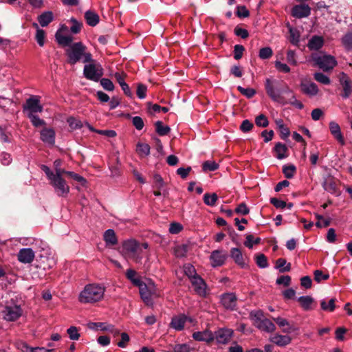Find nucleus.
<instances>
[{"label": "nucleus", "instance_id": "nucleus-63", "mask_svg": "<svg viewBox=\"0 0 352 352\" xmlns=\"http://www.w3.org/2000/svg\"><path fill=\"white\" fill-rule=\"evenodd\" d=\"M234 34L237 36H240L242 38H246L249 36V33H248V31L247 30L241 28H240L239 26H236L234 28Z\"/></svg>", "mask_w": 352, "mask_h": 352}, {"label": "nucleus", "instance_id": "nucleus-7", "mask_svg": "<svg viewBox=\"0 0 352 352\" xmlns=\"http://www.w3.org/2000/svg\"><path fill=\"white\" fill-rule=\"evenodd\" d=\"M196 323L197 321L193 318L181 314L172 318L170 325L175 331H179L183 330L188 324L195 326Z\"/></svg>", "mask_w": 352, "mask_h": 352}, {"label": "nucleus", "instance_id": "nucleus-38", "mask_svg": "<svg viewBox=\"0 0 352 352\" xmlns=\"http://www.w3.org/2000/svg\"><path fill=\"white\" fill-rule=\"evenodd\" d=\"M218 199V196L216 193H206L204 195V201L205 204L210 206H214Z\"/></svg>", "mask_w": 352, "mask_h": 352}, {"label": "nucleus", "instance_id": "nucleus-60", "mask_svg": "<svg viewBox=\"0 0 352 352\" xmlns=\"http://www.w3.org/2000/svg\"><path fill=\"white\" fill-rule=\"evenodd\" d=\"M278 285H283L284 286H289L291 283V277L288 275L280 276L276 279V281Z\"/></svg>", "mask_w": 352, "mask_h": 352}, {"label": "nucleus", "instance_id": "nucleus-18", "mask_svg": "<svg viewBox=\"0 0 352 352\" xmlns=\"http://www.w3.org/2000/svg\"><path fill=\"white\" fill-rule=\"evenodd\" d=\"M41 140L45 143L50 146H53L55 143V131L51 128H44L41 131Z\"/></svg>", "mask_w": 352, "mask_h": 352}, {"label": "nucleus", "instance_id": "nucleus-29", "mask_svg": "<svg viewBox=\"0 0 352 352\" xmlns=\"http://www.w3.org/2000/svg\"><path fill=\"white\" fill-rule=\"evenodd\" d=\"M104 240L107 245H114L117 244L118 239L115 231L112 229L106 230L104 233Z\"/></svg>", "mask_w": 352, "mask_h": 352}, {"label": "nucleus", "instance_id": "nucleus-33", "mask_svg": "<svg viewBox=\"0 0 352 352\" xmlns=\"http://www.w3.org/2000/svg\"><path fill=\"white\" fill-rule=\"evenodd\" d=\"M276 267L279 270L280 272H289L291 270V264L287 263L285 258H278L276 262Z\"/></svg>", "mask_w": 352, "mask_h": 352}, {"label": "nucleus", "instance_id": "nucleus-39", "mask_svg": "<svg viewBox=\"0 0 352 352\" xmlns=\"http://www.w3.org/2000/svg\"><path fill=\"white\" fill-rule=\"evenodd\" d=\"M27 116L30 120L32 125L35 127H40L45 125V122L41 119L36 113H30Z\"/></svg>", "mask_w": 352, "mask_h": 352}, {"label": "nucleus", "instance_id": "nucleus-12", "mask_svg": "<svg viewBox=\"0 0 352 352\" xmlns=\"http://www.w3.org/2000/svg\"><path fill=\"white\" fill-rule=\"evenodd\" d=\"M190 280L194 291L200 296H206V284L204 279L198 276L193 277Z\"/></svg>", "mask_w": 352, "mask_h": 352}, {"label": "nucleus", "instance_id": "nucleus-27", "mask_svg": "<svg viewBox=\"0 0 352 352\" xmlns=\"http://www.w3.org/2000/svg\"><path fill=\"white\" fill-rule=\"evenodd\" d=\"M256 326L259 329L267 333L273 332L276 329L274 324L267 318H264L263 320H261Z\"/></svg>", "mask_w": 352, "mask_h": 352}, {"label": "nucleus", "instance_id": "nucleus-8", "mask_svg": "<svg viewBox=\"0 0 352 352\" xmlns=\"http://www.w3.org/2000/svg\"><path fill=\"white\" fill-rule=\"evenodd\" d=\"M23 314V310L19 305H6L1 311L3 320L8 322L16 321Z\"/></svg>", "mask_w": 352, "mask_h": 352}, {"label": "nucleus", "instance_id": "nucleus-21", "mask_svg": "<svg viewBox=\"0 0 352 352\" xmlns=\"http://www.w3.org/2000/svg\"><path fill=\"white\" fill-rule=\"evenodd\" d=\"M329 130L333 136L342 144L344 145L345 142L341 133L340 127L338 123L331 121L329 123Z\"/></svg>", "mask_w": 352, "mask_h": 352}, {"label": "nucleus", "instance_id": "nucleus-44", "mask_svg": "<svg viewBox=\"0 0 352 352\" xmlns=\"http://www.w3.org/2000/svg\"><path fill=\"white\" fill-rule=\"evenodd\" d=\"M72 25L70 28V31L73 34H78L80 32L82 27V22L77 21L75 18L72 17L70 19Z\"/></svg>", "mask_w": 352, "mask_h": 352}, {"label": "nucleus", "instance_id": "nucleus-4", "mask_svg": "<svg viewBox=\"0 0 352 352\" xmlns=\"http://www.w3.org/2000/svg\"><path fill=\"white\" fill-rule=\"evenodd\" d=\"M267 93L273 101L278 104H291L300 109L303 107L302 102L296 99L291 89H267Z\"/></svg>", "mask_w": 352, "mask_h": 352}, {"label": "nucleus", "instance_id": "nucleus-52", "mask_svg": "<svg viewBox=\"0 0 352 352\" xmlns=\"http://www.w3.org/2000/svg\"><path fill=\"white\" fill-rule=\"evenodd\" d=\"M283 172L285 177L288 179L292 178L296 172V167L294 165L285 166L283 168Z\"/></svg>", "mask_w": 352, "mask_h": 352}, {"label": "nucleus", "instance_id": "nucleus-40", "mask_svg": "<svg viewBox=\"0 0 352 352\" xmlns=\"http://www.w3.org/2000/svg\"><path fill=\"white\" fill-rule=\"evenodd\" d=\"M342 43L346 50H352V32H348L341 39Z\"/></svg>", "mask_w": 352, "mask_h": 352}, {"label": "nucleus", "instance_id": "nucleus-62", "mask_svg": "<svg viewBox=\"0 0 352 352\" xmlns=\"http://www.w3.org/2000/svg\"><path fill=\"white\" fill-rule=\"evenodd\" d=\"M132 122L133 126L136 128L138 130H141L144 127V122L141 117L140 116H135L132 118Z\"/></svg>", "mask_w": 352, "mask_h": 352}, {"label": "nucleus", "instance_id": "nucleus-35", "mask_svg": "<svg viewBox=\"0 0 352 352\" xmlns=\"http://www.w3.org/2000/svg\"><path fill=\"white\" fill-rule=\"evenodd\" d=\"M276 153V157L279 160L285 158L287 157L286 152L287 151V146L282 143H277L274 147Z\"/></svg>", "mask_w": 352, "mask_h": 352}, {"label": "nucleus", "instance_id": "nucleus-55", "mask_svg": "<svg viewBox=\"0 0 352 352\" xmlns=\"http://www.w3.org/2000/svg\"><path fill=\"white\" fill-rule=\"evenodd\" d=\"M69 338L72 340H78L80 338V333L76 327H70L67 331Z\"/></svg>", "mask_w": 352, "mask_h": 352}, {"label": "nucleus", "instance_id": "nucleus-31", "mask_svg": "<svg viewBox=\"0 0 352 352\" xmlns=\"http://www.w3.org/2000/svg\"><path fill=\"white\" fill-rule=\"evenodd\" d=\"M112 78L116 80L122 88H129L126 82V75L123 72H116L112 74Z\"/></svg>", "mask_w": 352, "mask_h": 352}, {"label": "nucleus", "instance_id": "nucleus-5", "mask_svg": "<svg viewBox=\"0 0 352 352\" xmlns=\"http://www.w3.org/2000/svg\"><path fill=\"white\" fill-rule=\"evenodd\" d=\"M311 60L315 66L323 72L331 71L338 64L336 58L323 52L311 54Z\"/></svg>", "mask_w": 352, "mask_h": 352}, {"label": "nucleus", "instance_id": "nucleus-58", "mask_svg": "<svg viewBox=\"0 0 352 352\" xmlns=\"http://www.w3.org/2000/svg\"><path fill=\"white\" fill-rule=\"evenodd\" d=\"M314 280L320 283L323 280H327L329 278V275L328 274H323L320 270H316L314 272Z\"/></svg>", "mask_w": 352, "mask_h": 352}, {"label": "nucleus", "instance_id": "nucleus-10", "mask_svg": "<svg viewBox=\"0 0 352 352\" xmlns=\"http://www.w3.org/2000/svg\"><path fill=\"white\" fill-rule=\"evenodd\" d=\"M43 106L40 104L39 97L33 96L29 98L24 104V112L28 114H34L43 111Z\"/></svg>", "mask_w": 352, "mask_h": 352}, {"label": "nucleus", "instance_id": "nucleus-28", "mask_svg": "<svg viewBox=\"0 0 352 352\" xmlns=\"http://www.w3.org/2000/svg\"><path fill=\"white\" fill-rule=\"evenodd\" d=\"M230 256L234 259V262L241 267H244L245 266L242 253L239 248H232L230 250Z\"/></svg>", "mask_w": 352, "mask_h": 352}, {"label": "nucleus", "instance_id": "nucleus-34", "mask_svg": "<svg viewBox=\"0 0 352 352\" xmlns=\"http://www.w3.org/2000/svg\"><path fill=\"white\" fill-rule=\"evenodd\" d=\"M302 307L305 310H309L311 309V305L314 302V298L309 296H300L298 299Z\"/></svg>", "mask_w": 352, "mask_h": 352}, {"label": "nucleus", "instance_id": "nucleus-26", "mask_svg": "<svg viewBox=\"0 0 352 352\" xmlns=\"http://www.w3.org/2000/svg\"><path fill=\"white\" fill-rule=\"evenodd\" d=\"M291 338L288 336L276 334L270 338V341L278 346H284L291 342Z\"/></svg>", "mask_w": 352, "mask_h": 352}, {"label": "nucleus", "instance_id": "nucleus-47", "mask_svg": "<svg viewBox=\"0 0 352 352\" xmlns=\"http://www.w3.org/2000/svg\"><path fill=\"white\" fill-rule=\"evenodd\" d=\"M314 78L316 81L324 85H327L330 83L329 78L321 72H316L314 74Z\"/></svg>", "mask_w": 352, "mask_h": 352}, {"label": "nucleus", "instance_id": "nucleus-19", "mask_svg": "<svg viewBox=\"0 0 352 352\" xmlns=\"http://www.w3.org/2000/svg\"><path fill=\"white\" fill-rule=\"evenodd\" d=\"M138 287L141 298L144 303L148 306H153L152 293L148 289L146 285L143 283Z\"/></svg>", "mask_w": 352, "mask_h": 352}, {"label": "nucleus", "instance_id": "nucleus-9", "mask_svg": "<svg viewBox=\"0 0 352 352\" xmlns=\"http://www.w3.org/2000/svg\"><path fill=\"white\" fill-rule=\"evenodd\" d=\"M54 192L59 197H66L69 192V186L63 178L54 177L50 181Z\"/></svg>", "mask_w": 352, "mask_h": 352}, {"label": "nucleus", "instance_id": "nucleus-6", "mask_svg": "<svg viewBox=\"0 0 352 352\" xmlns=\"http://www.w3.org/2000/svg\"><path fill=\"white\" fill-rule=\"evenodd\" d=\"M83 69L84 76L89 80L98 81L103 74V69L100 64L96 63L92 58V60L85 63Z\"/></svg>", "mask_w": 352, "mask_h": 352}, {"label": "nucleus", "instance_id": "nucleus-23", "mask_svg": "<svg viewBox=\"0 0 352 352\" xmlns=\"http://www.w3.org/2000/svg\"><path fill=\"white\" fill-rule=\"evenodd\" d=\"M155 196L162 195L166 197L168 195L166 187L160 175H155Z\"/></svg>", "mask_w": 352, "mask_h": 352}, {"label": "nucleus", "instance_id": "nucleus-3", "mask_svg": "<svg viewBox=\"0 0 352 352\" xmlns=\"http://www.w3.org/2000/svg\"><path fill=\"white\" fill-rule=\"evenodd\" d=\"M105 287L100 284L87 285L79 294V301L82 303H94L101 300L104 294Z\"/></svg>", "mask_w": 352, "mask_h": 352}, {"label": "nucleus", "instance_id": "nucleus-32", "mask_svg": "<svg viewBox=\"0 0 352 352\" xmlns=\"http://www.w3.org/2000/svg\"><path fill=\"white\" fill-rule=\"evenodd\" d=\"M126 276L135 286L139 287L143 283L138 276L137 272L132 269L126 270Z\"/></svg>", "mask_w": 352, "mask_h": 352}, {"label": "nucleus", "instance_id": "nucleus-20", "mask_svg": "<svg viewBox=\"0 0 352 352\" xmlns=\"http://www.w3.org/2000/svg\"><path fill=\"white\" fill-rule=\"evenodd\" d=\"M324 40L322 36L314 35L308 41L307 47L310 50H319L322 47Z\"/></svg>", "mask_w": 352, "mask_h": 352}, {"label": "nucleus", "instance_id": "nucleus-2", "mask_svg": "<svg viewBox=\"0 0 352 352\" xmlns=\"http://www.w3.org/2000/svg\"><path fill=\"white\" fill-rule=\"evenodd\" d=\"M148 246L147 243H138L135 240H127L122 244V252L135 263H141L142 259L147 256Z\"/></svg>", "mask_w": 352, "mask_h": 352}, {"label": "nucleus", "instance_id": "nucleus-43", "mask_svg": "<svg viewBox=\"0 0 352 352\" xmlns=\"http://www.w3.org/2000/svg\"><path fill=\"white\" fill-rule=\"evenodd\" d=\"M219 168V164L214 161H206L202 164L203 170L206 171H214Z\"/></svg>", "mask_w": 352, "mask_h": 352}, {"label": "nucleus", "instance_id": "nucleus-36", "mask_svg": "<svg viewBox=\"0 0 352 352\" xmlns=\"http://www.w3.org/2000/svg\"><path fill=\"white\" fill-rule=\"evenodd\" d=\"M289 41L290 42L296 46H298L300 42V33L299 32L294 28H290L289 29Z\"/></svg>", "mask_w": 352, "mask_h": 352}, {"label": "nucleus", "instance_id": "nucleus-41", "mask_svg": "<svg viewBox=\"0 0 352 352\" xmlns=\"http://www.w3.org/2000/svg\"><path fill=\"white\" fill-rule=\"evenodd\" d=\"M335 302H336L335 298L330 299L328 304L326 302V301L324 300H322L320 302L321 309L324 311L331 312V311H334V309L336 308Z\"/></svg>", "mask_w": 352, "mask_h": 352}, {"label": "nucleus", "instance_id": "nucleus-64", "mask_svg": "<svg viewBox=\"0 0 352 352\" xmlns=\"http://www.w3.org/2000/svg\"><path fill=\"white\" fill-rule=\"evenodd\" d=\"M191 349L187 344H176L174 347V352H190Z\"/></svg>", "mask_w": 352, "mask_h": 352}, {"label": "nucleus", "instance_id": "nucleus-24", "mask_svg": "<svg viewBox=\"0 0 352 352\" xmlns=\"http://www.w3.org/2000/svg\"><path fill=\"white\" fill-rule=\"evenodd\" d=\"M55 37L58 45L63 47H69L73 44V37L70 35H64L59 32H57L55 34Z\"/></svg>", "mask_w": 352, "mask_h": 352}, {"label": "nucleus", "instance_id": "nucleus-61", "mask_svg": "<svg viewBox=\"0 0 352 352\" xmlns=\"http://www.w3.org/2000/svg\"><path fill=\"white\" fill-rule=\"evenodd\" d=\"M275 67L278 71L281 72L288 73L290 71V68L287 64L282 63L279 60H276L275 62Z\"/></svg>", "mask_w": 352, "mask_h": 352}, {"label": "nucleus", "instance_id": "nucleus-1", "mask_svg": "<svg viewBox=\"0 0 352 352\" xmlns=\"http://www.w3.org/2000/svg\"><path fill=\"white\" fill-rule=\"evenodd\" d=\"M67 62L71 65L81 62L87 63L92 60L91 54L87 51V47L82 42L74 43L65 50Z\"/></svg>", "mask_w": 352, "mask_h": 352}, {"label": "nucleus", "instance_id": "nucleus-53", "mask_svg": "<svg viewBox=\"0 0 352 352\" xmlns=\"http://www.w3.org/2000/svg\"><path fill=\"white\" fill-rule=\"evenodd\" d=\"M245 47L241 45H235L234 47V58L236 60H239L242 58Z\"/></svg>", "mask_w": 352, "mask_h": 352}, {"label": "nucleus", "instance_id": "nucleus-22", "mask_svg": "<svg viewBox=\"0 0 352 352\" xmlns=\"http://www.w3.org/2000/svg\"><path fill=\"white\" fill-rule=\"evenodd\" d=\"M85 19L87 24L91 27H95L100 21L99 15L92 10H87L85 12Z\"/></svg>", "mask_w": 352, "mask_h": 352}, {"label": "nucleus", "instance_id": "nucleus-25", "mask_svg": "<svg viewBox=\"0 0 352 352\" xmlns=\"http://www.w3.org/2000/svg\"><path fill=\"white\" fill-rule=\"evenodd\" d=\"M54 20V14L52 11L43 12L38 16V21L41 27L47 26Z\"/></svg>", "mask_w": 352, "mask_h": 352}, {"label": "nucleus", "instance_id": "nucleus-59", "mask_svg": "<svg viewBox=\"0 0 352 352\" xmlns=\"http://www.w3.org/2000/svg\"><path fill=\"white\" fill-rule=\"evenodd\" d=\"M253 126L254 124L250 121H249L248 120H244L240 126V129L243 132L247 133L250 131L252 129Z\"/></svg>", "mask_w": 352, "mask_h": 352}, {"label": "nucleus", "instance_id": "nucleus-13", "mask_svg": "<svg viewBox=\"0 0 352 352\" xmlns=\"http://www.w3.org/2000/svg\"><path fill=\"white\" fill-rule=\"evenodd\" d=\"M311 14V8L307 4L294 6L292 9V15L297 19L307 17Z\"/></svg>", "mask_w": 352, "mask_h": 352}, {"label": "nucleus", "instance_id": "nucleus-37", "mask_svg": "<svg viewBox=\"0 0 352 352\" xmlns=\"http://www.w3.org/2000/svg\"><path fill=\"white\" fill-rule=\"evenodd\" d=\"M136 151L141 157H146L150 153V146L146 143L139 142L137 144Z\"/></svg>", "mask_w": 352, "mask_h": 352}, {"label": "nucleus", "instance_id": "nucleus-50", "mask_svg": "<svg viewBox=\"0 0 352 352\" xmlns=\"http://www.w3.org/2000/svg\"><path fill=\"white\" fill-rule=\"evenodd\" d=\"M260 241V238L255 239L252 234H248L245 237L244 245L248 248H252L254 244H258Z\"/></svg>", "mask_w": 352, "mask_h": 352}, {"label": "nucleus", "instance_id": "nucleus-30", "mask_svg": "<svg viewBox=\"0 0 352 352\" xmlns=\"http://www.w3.org/2000/svg\"><path fill=\"white\" fill-rule=\"evenodd\" d=\"M170 128L163 123L162 121H155V133L160 136H165L169 134Z\"/></svg>", "mask_w": 352, "mask_h": 352}, {"label": "nucleus", "instance_id": "nucleus-14", "mask_svg": "<svg viewBox=\"0 0 352 352\" xmlns=\"http://www.w3.org/2000/svg\"><path fill=\"white\" fill-rule=\"evenodd\" d=\"M192 338L199 342L210 343L214 340V333L208 329L202 331H195L192 335Z\"/></svg>", "mask_w": 352, "mask_h": 352}, {"label": "nucleus", "instance_id": "nucleus-11", "mask_svg": "<svg viewBox=\"0 0 352 352\" xmlns=\"http://www.w3.org/2000/svg\"><path fill=\"white\" fill-rule=\"evenodd\" d=\"M233 331L230 329H219L214 333V339L219 344H226L228 343L232 337Z\"/></svg>", "mask_w": 352, "mask_h": 352}, {"label": "nucleus", "instance_id": "nucleus-54", "mask_svg": "<svg viewBox=\"0 0 352 352\" xmlns=\"http://www.w3.org/2000/svg\"><path fill=\"white\" fill-rule=\"evenodd\" d=\"M316 218L318 221L316 225L318 228L327 227L330 225L331 220L330 219H324L322 216L317 214Z\"/></svg>", "mask_w": 352, "mask_h": 352}, {"label": "nucleus", "instance_id": "nucleus-17", "mask_svg": "<svg viewBox=\"0 0 352 352\" xmlns=\"http://www.w3.org/2000/svg\"><path fill=\"white\" fill-rule=\"evenodd\" d=\"M221 302L226 309L232 310L236 305V296L233 293L224 294L221 295Z\"/></svg>", "mask_w": 352, "mask_h": 352}, {"label": "nucleus", "instance_id": "nucleus-57", "mask_svg": "<svg viewBox=\"0 0 352 352\" xmlns=\"http://www.w3.org/2000/svg\"><path fill=\"white\" fill-rule=\"evenodd\" d=\"M67 175L69 176L73 179H74L75 181L80 183L83 186H85L87 183V180L83 177L79 175L78 174L74 172H68Z\"/></svg>", "mask_w": 352, "mask_h": 352}, {"label": "nucleus", "instance_id": "nucleus-46", "mask_svg": "<svg viewBox=\"0 0 352 352\" xmlns=\"http://www.w3.org/2000/svg\"><path fill=\"white\" fill-rule=\"evenodd\" d=\"M256 263L261 268L268 267L267 257L263 254H259L256 256Z\"/></svg>", "mask_w": 352, "mask_h": 352}, {"label": "nucleus", "instance_id": "nucleus-15", "mask_svg": "<svg viewBox=\"0 0 352 352\" xmlns=\"http://www.w3.org/2000/svg\"><path fill=\"white\" fill-rule=\"evenodd\" d=\"M35 257V253L31 248H22L19 250L17 258L22 263H30Z\"/></svg>", "mask_w": 352, "mask_h": 352}, {"label": "nucleus", "instance_id": "nucleus-48", "mask_svg": "<svg viewBox=\"0 0 352 352\" xmlns=\"http://www.w3.org/2000/svg\"><path fill=\"white\" fill-rule=\"evenodd\" d=\"M255 123L258 126L267 127L269 124V121L265 115L260 114L256 117Z\"/></svg>", "mask_w": 352, "mask_h": 352}, {"label": "nucleus", "instance_id": "nucleus-49", "mask_svg": "<svg viewBox=\"0 0 352 352\" xmlns=\"http://www.w3.org/2000/svg\"><path fill=\"white\" fill-rule=\"evenodd\" d=\"M236 14L239 18H246L250 16V12L245 6H237Z\"/></svg>", "mask_w": 352, "mask_h": 352}, {"label": "nucleus", "instance_id": "nucleus-51", "mask_svg": "<svg viewBox=\"0 0 352 352\" xmlns=\"http://www.w3.org/2000/svg\"><path fill=\"white\" fill-rule=\"evenodd\" d=\"M45 32L43 30H38L36 32L35 39L39 46L43 47L45 44Z\"/></svg>", "mask_w": 352, "mask_h": 352}, {"label": "nucleus", "instance_id": "nucleus-56", "mask_svg": "<svg viewBox=\"0 0 352 352\" xmlns=\"http://www.w3.org/2000/svg\"><path fill=\"white\" fill-rule=\"evenodd\" d=\"M67 122L72 129H80L82 124L81 122L75 118L70 117L67 119Z\"/></svg>", "mask_w": 352, "mask_h": 352}, {"label": "nucleus", "instance_id": "nucleus-16", "mask_svg": "<svg viewBox=\"0 0 352 352\" xmlns=\"http://www.w3.org/2000/svg\"><path fill=\"white\" fill-rule=\"evenodd\" d=\"M227 256V254L223 250L213 251L210 256L212 265L213 267L222 265L225 263Z\"/></svg>", "mask_w": 352, "mask_h": 352}, {"label": "nucleus", "instance_id": "nucleus-45", "mask_svg": "<svg viewBox=\"0 0 352 352\" xmlns=\"http://www.w3.org/2000/svg\"><path fill=\"white\" fill-rule=\"evenodd\" d=\"M273 54V51L271 47H265L260 49L258 56L261 59L265 60L270 58Z\"/></svg>", "mask_w": 352, "mask_h": 352}, {"label": "nucleus", "instance_id": "nucleus-42", "mask_svg": "<svg viewBox=\"0 0 352 352\" xmlns=\"http://www.w3.org/2000/svg\"><path fill=\"white\" fill-rule=\"evenodd\" d=\"M184 272L185 274L189 278L190 280H191L193 277L199 276L196 273L195 267L189 263L184 265Z\"/></svg>", "mask_w": 352, "mask_h": 352}]
</instances>
